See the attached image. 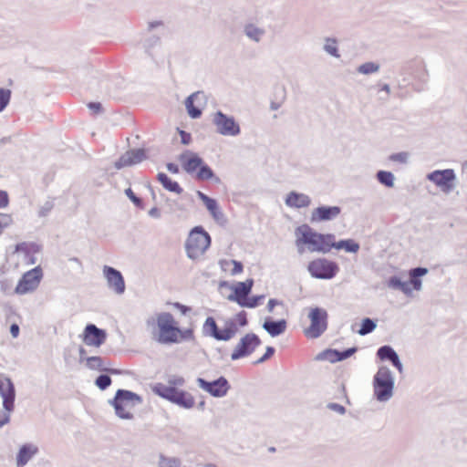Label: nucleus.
I'll return each instance as SVG.
<instances>
[{
  "label": "nucleus",
  "mask_w": 467,
  "mask_h": 467,
  "mask_svg": "<svg viewBox=\"0 0 467 467\" xmlns=\"http://www.w3.org/2000/svg\"><path fill=\"white\" fill-rule=\"evenodd\" d=\"M296 246L299 254L306 250L310 253H329V242L336 239L333 234H320L314 231L308 224H303L296 229Z\"/></svg>",
  "instance_id": "1"
},
{
  "label": "nucleus",
  "mask_w": 467,
  "mask_h": 467,
  "mask_svg": "<svg viewBox=\"0 0 467 467\" xmlns=\"http://www.w3.org/2000/svg\"><path fill=\"white\" fill-rule=\"evenodd\" d=\"M146 325L152 329V337L158 343L161 345L180 343L181 328L171 313L161 312L155 317H150L146 320Z\"/></svg>",
  "instance_id": "2"
},
{
  "label": "nucleus",
  "mask_w": 467,
  "mask_h": 467,
  "mask_svg": "<svg viewBox=\"0 0 467 467\" xmlns=\"http://www.w3.org/2000/svg\"><path fill=\"white\" fill-rule=\"evenodd\" d=\"M114 408L116 415L122 420H132L131 410L142 403V398L127 389H118L113 400L109 401Z\"/></svg>",
  "instance_id": "3"
},
{
  "label": "nucleus",
  "mask_w": 467,
  "mask_h": 467,
  "mask_svg": "<svg viewBox=\"0 0 467 467\" xmlns=\"http://www.w3.org/2000/svg\"><path fill=\"white\" fill-rule=\"evenodd\" d=\"M395 379L387 366L379 368L373 378L374 396L379 402H387L393 396Z\"/></svg>",
  "instance_id": "4"
},
{
  "label": "nucleus",
  "mask_w": 467,
  "mask_h": 467,
  "mask_svg": "<svg viewBox=\"0 0 467 467\" xmlns=\"http://www.w3.org/2000/svg\"><path fill=\"white\" fill-rule=\"evenodd\" d=\"M210 245V234L202 226H195L190 232L185 243L187 256L196 260L204 254Z\"/></svg>",
  "instance_id": "5"
},
{
  "label": "nucleus",
  "mask_w": 467,
  "mask_h": 467,
  "mask_svg": "<svg viewBox=\"0 0 467 467\" xmlns=\"http://www.w3.org/2000/svg\"><path fill=\"white\" fill-rule=\"evenodd\" d=\"M428 274V269L425 267H415L410 270V281L404 282L399 276L392 275L389 278L387 285L389 288L394 290H400L406 296H410L412 294V289L410 285H412L413 289L416 291H420L422 288V282L420 277Z\"/></svg>",
  "instance_id": "6"
},
{
  "label": "nucleus",
  "mask_w": 467,
  "mask_h": 467,
  "mask_svg": "<svg viewBox=\"0 0 467 467\" xmlns=\"http://www.w3.org/2000/svg\"><path fill=\"white\" fill-rule=\"evenodd\" d=\"M307 271L314 278L330 280L337 275L339 267L334 261L327 258H317L308 263Z\"/></svg>",
  "instance_id": "7"
},
{
  "label": "nucleus",
  "mask_w": 467,
  "mask_h": 467,
  "mask_svg": "<svg viewBox=\"0 0 467 467\" xmlns=\"http://www.w3.org/2000/svg\"><path fill=\"white\" fill-rule=\"evenodd\" d=\"M212 122L220 135L235 137L241 132L240 125L234 118L224 114L221 110L212 114Z\"/></svg>",
  "instance_id": "8"
},
{
  "label": "nucleus",
  "mask_w": 467,
  "mask_h": 467,
  "mask_svg": "<svg viewBox=\"0 0 467 467\" xmlns=\"http://www.w3.org/2000/svg\"><path fill=\"white\" fill-rule=\"evenodd\" d=\"M443 193L450 194L456 188V174L452 169L435 170L426 175Z\"/></svg>",
  "instance_id": "9"
},
{
  "label": "nucleus",
  "mask_w": 467,
  "mask_h": 467,
  "mask_svg": "<svg viewBox=\"0 0 467 467\" xmlns=\"http://www.w3.org/2000/svg\"><path fill=\"white\" fill-rule=\"evenodd\" d=\"M327 317L326 309L317 306L311 308L308 314L310 326L306 329V335L311 338L319 337L327 328Z\"/></svg>",
  "instance_id": "10"
},
{
  "label": "nucleus",
  "mask_w": 467,
  "mask_h": 467,
  "mask_svg": "<svg viewBox=\"0 0 467 467\" xmlns=\"http://www.w3.org/2000/svg\"><path fill=\"white\" fill-rule=\"evenodd\" d=\"M43 278V271L40 265L26 272L15 288L17 295H26L34 292Z\"/></svg>",
  "instance_id": "11"
},
{
  "label": "nucleus",
  "mask_w": 467,
  "mask_h": 467,
  "mask_svg": "<svg viewBox=\"0 0 467 467\" xmlns=\"http://www.w3.org/2000/svg\"><path fill=\"white\" fill-rule=\"evenodd\" d=\"M261 339L254 333H247L239 341L231 355L232 360L250 356L261 345Z\"/></svg>",
  "instance_id": "12"
},
{
  "label": "nucleus",
  "mask_w": 467,
  "mask_h": 467,
  "mask_svg": "<svg viewBox=\"0 0 467 467\" xmlns=\"http://www.w3.org/2000/svg\"><path fill=\"white\" fill-rule=\"evenodd\" d=\"M196 382L200 389L215 398L224 397L230 389L228 380L223 376L213 381H207L202 378H198Z\"/></svg>",
  "instance_id": "13"
},
{
  "label": "nucleus",
  "mask_w": 467,
  "mask_h": 467,
  "mask_svg": "<svg viewBox=\"0 0 467 467\" xmlns=\"http://www.w3.org/2000/svg\"><path fill=\"white\" fill-rule=\"evenodd\" d=\"M102 273L109 290L113 291L118 296H121L125 293L126 285L120 271L112 266L104 265Z\"/></svg>",
  "instance_id": "14"
},
{
  "label": "nucleus",
  "mask_w": 467,
  "mask_h": 467,
  "mask_svg": "<svg viewBox=\"0 0 467 467\" xmlns=\"http://www.w3.org/2000/svg\"><path fill=\"white\" fill-rule=\"evenodd\" d=\"M107 332L94 324H88L83 331V342L87 346L99 348L105 343Z\"/></svg>",
  "instance_id": "15"
},
{
  "label": "nucleus",
  "mask_w": 467,
  "mask_h": 467,
  "mask_svg": "<svg viewBox=\"0 0 467 467\" xmlns=\"http://www.w3.org/2000/svg\"><path fill=\"white\" fill-rule=\"evenodd\" d=\"M0 395L3 399V407L7 412L14 410L16 389L12 380L5 376L0 377Z\"/></svg>",
  "instance_id": "16"
},
{
  "label": "nucleus",
  "mask_w": 467,
  "mask_h": 467,
  "mask_svg": "<svg viewBox=\"0 0 467 467\" xmlns=\"http://www.w3.org/2000/svg\"><path fill=\"white\" fill-rule=\"evenodd\" d=\"M147 159L146 151L143 149H135L126 151L115 162L114 166L117 170L132 166L141 162Z\"/></svg>",
  "instance_id": "17"
},
{
  "label": "nucleus",
  "mask_w": 467,
  "mask_h": 467,
  "mask_svg": "<svg viewBox=\"0 0 467 467\" xmlns=\"http://www.w3.org/2000/svg\"><path fill=\"white\" fill-rule=\"evenodd\" d=\"M340 213L339 206H318L311 212L310 221L312 223L332 221L337 218Z\"/></svg>",
  "instance_id": "18"
},
{
  "label": "nucleus",
  "mask_w": 467,
  "mask_h": 467,
  "mask_svg": "<svg viewBox=\"0 0 467 467\" xmlns=\"http://www.w3.org/2000/svg\"><path fill=\"white\" fill-rule=\"evenodd\" d=\"M179 161L187 173L196 174L202 165V159L198 154L187 150L180 155Z\"/></svg>",
  "instance_id": "19"
},
{
  "label": "nucleus",
  "mask_w": 467,
  "mask_h": 467,
  "mask_svg": "<svg viewBox=\"0 0 467 467\" xmlns=\"http://www.w3.org/2000/svg\"><path fill=\"white\" fill-rule=\"evenodd\" d=\"M253 285V279L238 282L234 287V294L228 296V300L236 302L239 305V302H243L247 298L252 291Z\"/></svg>",
  "instance_id": "20"
},
{
  "label": "nucleus",
  "mask_w": 467,
  "mask_h": 467,
  "mask_svg": "<svg viewBox=\"0 0 467 467\" xmlns=\"http://www.w3.org/2000/svg\"><path fill=\"white\" fill-rule=\"evenodd\" d=\"M205 99L206 95L203 91L193 92L185 99V108L187 109L188 115L192 119H198L202 116V110L193 105L194 101H196L198 104H201L202 102L205 101Z\"/></svg>",
  "instance_id": "21"
},
{
  "label": "nucleus",
  "mask_w": 467,
  "mask_h": 467,
  "mask_svg": "<svg viewBox=\"0 0 467 467\" xmlns=\"http://www.w3.org/2000/svg\"><path fill=\"white\" fill-rule=\"evenodd\" d=\"M197 196L204 203L210 214L216 222L222 223L224 221V214L220 210L217 201L215 199L209 197L208 195L200 191L197 192Z\"/></svg>",
  "instance_id": "22"
},
{
  "label": "nucleus",
  "mask_w": 467,
  "mask_h": 467,
  "mask_svg": "<svg viewBox=\"0 0 467 467\" xmlns=\"http://www.w3.org/2000/svg\"><path fill=\"white\" fill-rule=\"evenodd\" d=\"M285 203L290 208H306L311 204V199L307 194L292 191L286 195Z\"/></svg>",
  "instance_id": "23"
},
{
  "label": "nucleus",
  "mask_w": 467,
  "mask_h": 467,
  "mask_svg": "<svg viewBox=\"0 0 467 467\" xmlns=\"http://www.w3.org/2000/svg\"><path fill=\"white\" fill-rule=\"evenodd\" d=\"M16 250L26 254V262L27 265H35L37 261L36 254L40 253L41 247L35 243H21L16 244Z\"/></svg>",
  "instance_id": "24"
},
{
  "label": "nucleus",
  "mask_w": 467,
  "mask_h": 467,
  "mask_svg": "<svg viewBox=\"0 0 467 467\" xmlns=\"http://www.w3.org/2000/svg\"><path fill=\"white\" fill-rule=\"evenodd\" d=\"M37 452L38 448L32 443L22 445L16 455V465L18 467L25 466Z\"/></svg>",
  "instance_id": "25"
},
{
  "label": "nucleus",
  "mask_w": 467,
  "mask_h": 467,
  "mask_svg": "<svg viewBox=\"0 0 467 467\" xmlns=\"http://www.w3.org/2000/svg\"><path fill=\"white\" fill-rule=\"evenodd\" d=\"M262 327L271 337H275L285 331L287 323L285 319L273 320L267 317Z\"/></svg>",
  "instance_id": "26"
},
{
  "label": "nucleus",
  "mask_w": 467,
  "mask_h": 467,
  "mask_svg": "<svg viewBox=\"0 0 467 467\" xmlns=\"http://www.w3.org/2000/svg\"><path fill=\"white\" fill-rule=\"evenodd\" d=\"M202 333L204 337H213L219 341H223V329H219L215 319L208 317L202 327Z\"/></svg>",
  "instance_id": "27"
},
{
  "label": "nucleus",
  "mask_w": 467,
  "mask_h": 467,
  "mask_svg": "<svg viewBox=\"0 0 467 467\" xmlns=\"http://www.w3.org/2000/svg\"><path fill=\"white\" fill-rule=\"evenodd\" d=\"M171 402L184 409H192L194 406L193 397L190 393L180 389L174 394V398L171 400Z\"/></svg>",
  "instance_id": "28"
},
{
  "label": "nucleus",
  "mask_w": 467,
  "mask_h": 467,
  "mask_svg": "<svg viewBox=\"0 0 467 467\" xmlns=\"http://www.w3.org/2000/svg\"><path fill=\"white\" fill-rule=\"evenodd\" d=\"M244 34L250 40L259 43L265 35V30L253 23L246 24L244 26Z\"/></svg>",
  "instance_id": "29"
},
{
  "label": "nucleus",
  "mask_w": 467,
  "mask_h": 467,
  "mask_svg": "<svg viewBox=\"0 0 467 467\" xmlns=\"http://www.w3.org/2000/svg\"><path fill=\"white\" fill-rule=\"evenodd\" d=\"M152 391L156 395L171 401V400L172 398H174V394H176V392L178 391V389H176L172 386L164 385L162 383H156L152 387Z\"/></svg>",
  "instance_id": "30"
},
{
  "label": "nucleus",
  "mask_w": 467,
  "mask_h": 467,
  "mask_svg": "<svg viewBox=\"0 0 467 467\" xmlns=\"http://www.w3.org/2000/svg\"><path fill=\"white\" fill-rule=\"evenodd\" d=\"M158 181L161 183L164 189L175 193H182V188L175 181H172L167 174L159 172L157 175Z\"/></svg>",
  "instance_id": "31"
},
{
  "label": "nucleus",
  "mask_w": 467,
  "mask_h": 467,
  "mask_svg": "<svg viewBox=\"0 0 467 467\" xmlns=\"http://www.w3.org/2000/svg\"><path fill=\"white\" fill-rule=\"evenodd\" d=\"M86 365L89 369L99 370V371H109L111 373H118L116 369H109L106 367L109 363H106L100 357L93 356L86 358Z\"/></svg>",
  "instance_id": "32"
},
{
  "label": "nucleus",
  "mask_w": 467,
  "mask_h": 467,
  "mask_svg": "<svg viewBox=\"0 0 467 467\" xmlns=\"http://www.w3.org/2000/svg\"><path fill=\"white\" fill-rule=\"evenodd\" d=\"M195 177L199 181H208L214 179L215 182H219V178L216 177L213 170L204 161H202V165L197 171Z\"/></svg>",
  "instance_id": "33"
},
{
  "label": "nucleus",
  "mask_w": 467,
  "mask_h": 467,
  "mask_svg": "<svg viewBox=\"0 0 467 467\" xmlns=\"http://www.w3.org/2000/svg\"><path fill=\"white\" fill-rule=\"evenodd\" d=\"M158 467H182V462L175 456H166L162 453L159 455Z\"/></svg>",
  "instance_id": "34"
},
{
  "label": "nucleus",
  "mask_w": 467,
  "mask_h": 467,
  "mask_svg": "<svg viewBox=\"0 0 467 467\" xmlns=\"http://www.w3.org/2000/svg\"><path fill=\"white\" fill-rule=\"evenodd\" d=\"M377 356L380 360H388L389 362H392V360L396 358V357H398L399 355L392 347L385 345L380 347L377 350Z\"/></svg>",
  "instance_id": "35"
},
{
  "label": "nucleus",
  "mask_w": 467,
  "mask_h": 467,
  "mask_svg": "<svg viewBox=\"0 0 467 467\" xmlns=\"http://www.w3.org/2000/svg\"><path fill=\"white\" fill-rule=\"evenodd\" d=\"M324 51L333 57L339 58L340 54L338 52L337 40L332 37L325 38V43L323 46Z\"/></svg>",
  "instance_id": "36"
},
{
  "label": "nucleus",
  "mask_w": 467,
  "mask_h": 467,
  "mask_svg": "<svg viewBox=\"0 0 467 467\" xmlns=\"http://www.w3.org/2000/svg\"><path fill=\"white\" fill-rule=\"evenodd\" d=\"M238 327L234 320H227L224 324V327L223 328V341H229L232 339L237 333Z\"/></svg>",
  "instance_id": "37"
},
{
  "label": "nucleus",
  "mask_w": 467,
  "mask_h": 467,
  "mask_svg": "<svg viewBox=\"0 0 467 467\" xmlns=\"http://www.w3.org/2000/svg\"><path fill=\"white\" fill-rule=\"evenodd\" d=\"M379 182L386 187L394 186L395 177L392 172L387 171H379L376 174Z\"/></svg>",
  "instance_id": "38"
},
{
  "label": "nucleus",
  "mask_w": 467,
  "mask_h": 467,
  "mask_svg": "<svg viewBox=\"0 0 467 467\" xmlns=\"http://www.w3.org/2000/svg\"><path fill=\"white\" fill-rule=\"evenodd\" d=\"M379 64L369 61L359 65L357 67V72L362 75H370L379 72Z\"/></svg>",
  "instance_id": "39"
},
{
  "label": "nucleus",
  "mask_w": 467,
  "mask_h": 467,
  "mask_svg": "<svg viewBox=\"0 0 467 467\" xmlns=\"http://www.w3.org/2000/svg\"><path fill=\"white\" fill-rule=\"evenodd\" d=\"M161 44V37L156 34H150L143 42V47L149 55H151L153 48Z\"/></svg>",
  "instance_id": "40"
},
{
  "label": "nucleus",
  "mask_w": 467,
  "mask_h": 467,
  "mask_svg": "<svg viewBox=\"0 0 467 467\" xmlns=\"http://www.w3.org/2000/svg\"><path fill=\"white\" fill-rule=\"evenodd\" d=\"M377 327V323L375 320L366 317L362 319L360 328L358 329V333L360 336H366L371 332H373Z\"/></svg>",
  "instance_id": "41"
},
{
  "label": "nucleus",
  "mask_w": 467,
  "mask_h": 467,
  "mask_svg": "<svg viewBox=\"0 0 467 467\" xmlns=\"http://www.w3.org/2000/svg\"><path fill=\"white\" fill-rule=\"evenodd\" d=\"M285 100V88L283 87L276 91L275 94V99L270 102V109L277 110L281 108L284 101Z\"/></svg>",
  "instance_id": "42"
},
{
  "label": "nucleus",
  "mask_w": 467,
  "mask_h": 467,
  "mask_svg": "<svg viewBox=\"0 0 467 467\" xmlns=\"http://www.w3.org/2000/svg\"><path fill=\"white\" fill-rule=\"evenodd\" d=\"M219 265H221L223 270H225V266L229 265H233L234 268L231 271L232 275H236L243 272L244 266L243 264L236 260H221L219 262Z\"/></svg>",
  "instance_id": "43"
},
{
  "label": "nucleus",
  "mask_w": 467,
  "mask_h": 467,
  "mask_svg": "<svg viewBox=\"0 0 467 467\" xmlns=\"http://www.w3.org/2000/svg\"><path fill=\"white\" fill-rule=\"evenodd\" d=\"M265 298L264 295L261 296H254L252 297H247L244 301L239 302V306L242 307L247 308H254L260 305L261 300Z\"/></svg>",
  "instance_id": "44"
},
{
  "label": "nucleus",
  "mask_w": 467,
  "mask_h": 467,
  "mask_svg": "<svg viewBox=\"0 0 467 467\" xmlns=\"http://www.w3.org/2000/svg\"><path fill=\"white\" fill-rule=\"evenodd\" d=\"M337 357H339V350L337 349H327L318 355L319 359H326L332 363L339 361V359H335Z\"/></svg>",
  "instance_id": "45"
},
{
  "label": "nucleus",
  "mask_w": 467,
  "mask_h": 467,
  "mask_svg": "<svg viewBox=\"0 0 467 467\" xmlns=\"http://www.w3.org/2000/svg\"><path fill=\"white\" fill-rule=\"evenodd\" d=\"M95 384L99 389L105 390L110 386L111 378L107 374H101L96 379Z\"/></svg>",
  "instance_id": "46"
},
{
  "label": "nucleus",
  "mask_w": 467,
  "mask_h": 467,
  "mask_svg": "<svg viewBox=\"0 0 467 467\" xmlns=\"http://www.w3.org/2000/svg\"><path fill=\"white\" fill-rule=\"evenodd\" d=\"M147 30L149 33L154 31L161 33L164 30V24L161 20H153L147 23Z\"/></svg>",
  "instance_id": "47"
},
{
  "label": "nucleus",
  "mask_w": 467,
  "mask_h": 467,
  "mask_svg": "<svg viewBox=\"0 0 467 467\" xmlns=\"http://www.w3.org/2000/svg\"><path fill=\"white\" fill-rule=\"evenodd\" d=\"M11 91L5 88H0V112L3 111L9 103Z\"/></svg>",
  "instance_id": "48"
},
{
  "label": "nucleus",
  "mask_w": 467,
  "mask_h": 467,
  "mask_svg": "<svg viewBox=\"0 0 467 467\" xmlns=\"http://www.w3.org/2000/svg\"><path fill=\"white\" fill-rule=\"evenodd\" d=\"M343 249L348 253H357L359 250V244L353 239H345Z\"/></svg>",
  "instance_id": "49"
},
{
  "label": "nucleus",
  "mask_w": 467,
  "mask_h": 467,
  "mask_svg": "<svg viewBox=\"0 0 467 467\" xmlns=\"http://www.w3.org/2000/svg\"><path fill=\"white\" fill-rule=\"evenodd\" d=\"M389 160L400 163H407L409 160V153L405 151L394 153L389 156Z\"/></svg>",
  "instance_id": "50"
},
{
  "label": "nucleus",
  "mask_w": 467,
  "mask_h": 467,
  "mask_svg": "<svg viewBox=\"0 0 467 467\" xmlns=\"http://www.w3.org/2000/svg\"><path fill=\"white\" fill-rule=\"evenodd\" d=\"M54 207V204L52 202L50 201H47L40 208H39V211H38V216L39 217H46L49 214V213L51 212V210L53 209Z\"/></svg>",
  "instance_id": "51"
},
{
  "label": "nucleus",
  "mask_w": 467,
  "mask_h": 467,
  "mask_svg": "<svg viewBox=\"0 0 467 467\" xmlns=\"http://www.w3.org/2000/svg\"><path fill=\"white\" fill-rule=\"evenodd\" d=\"M184 379L181 376H177V375H171L168 377V383H169V386H172V387H176V386H179V387H182L184 385Z\"/></svg>",
  "instance_id": "52"
},
{
  "label": "nucleus",
  "mask_w": 467,
  "mask_h": 467,
  "mask_svg": "<svg viewBox=\"0 0 467 467\" xmlns=\"http://www.w3.org/2000/svg\"><path fill=\"white\" fill-rule=\"evenodd\" d=\"M193 338V330L192 328L181 329L179 333L180 343L184 340H192Z\"/></svg>",
  "instance_id": "53"
},
{
  "label": "nucleus",
  "mask_w": 467,
  "mask_h": 467,
  "mask_svg": "<svg viewBox=\"0 0 467 467\" xmlns=\"http://www.w3.org/2000/svg\"><path fill=\"white\" fill-rule=\"evenodd\" d=\"M125 194L136 206L140 207L142 205L141 199L137 197L130 188L125 190Z\"/></svg>",
  "instance_id": "54"
},
{
  "label": "nucleus",
  "mask_w": 467,
  "mask_h": 467,
  "mask_svg": "<svg viewBox=\"0 0 467 467\" xmlns=\"http://www.w3.org/2000/svg\"><path fill=\"white\" fill-rule=\"evenodd\" d=\"M275 350L273 347H270V346L266 347L265 353L259 359H257L254 362V364L264 363L265 361L269 359L275 354Z\"/></svg>",
  "instance_id": "55"
},
{
  "label": "nucleus",
  "mask_w": 467,
  "mask_h": 467,
  "mask_svg": "<svg viewBox=\"0 0 467 467\" xmlns=\"http://www.w3.org/2000/svg\"><path fill=\"white\" fill-rule=\"evenodd\" d=\"M357 351V348H349L343 351H339V357L335 358V359H339V361L347 359L351 357Z\"/></svg>",
  "instance_id": "56"
},
{
  "label": "nucleus",
  "mask_w": 467,
  "mask_h": 467,
  "mask_svg": "<svg viewBox=\"0 0 467 467\" xmlns=\"http://www.w3.org/2000/svg\"><path fill=\"white\" fill-rule=\"evenodd\" d=\"M11 223L12 217L9 214L0 213V225L2 228H6L11 224Z\"/></svg>",
  "instance_id": "57"
},
{
  "label": "nucleus",
  "mask_w": 467,
  "mask_h": 467,
  "mask_svg": "<svg viewBox=\"0 0 467 467\" xmlns=\"http://www.w3.org/2000/svg\"><path fill=\"white\" fill-rule=\"evenodd\" d=\"M327 408L340 415H343L346 412L345 407L338 403H328Z\"/></svg>",
  "instance_id": "58"
},
{
  "label": "nucleus",
  "mask_w": 467,
  "mask_h": 467,
  "mask_svg": "<svg viewBox=\"0 0 467 467\" xmlns=\"http://www.w3.org/2000/svg\"><path fill=\"white\" fill-rule=\"evenodd\" d=\"M8 194L5 191L0 190V209L8 205Z\"/></svg>",
  "instance_id": "59"
},
{
  "label": "nucleus",
  "mask_w": 467,
  "mask_h": 467,
  "mask_svg": "<svg viewBox=\"0 0 467 467\" xmlns=\"http://www.w3.org/2000/svg\"><path fill=\"white\" fill-rule=\"evenodd\" d=\"M88 108L94 113H99L102 111V105L99 102H90L88 104Z\"/></svg>",
  "instance_id": "60"
},
{
  "label": "nucleus",
  "mask_w": 467,
  "mask_h": 467,
  "mask_svg": "<svg viewBox=\"0 0 467 467\" xmlns=\"http://www.w3.org/2000/svg\"><path fill=\"white\" fill-rule=\"evenodd\" d=\"M180 136H181V140H182V143L184 144V145H187L191 142V134L184 131V130H180Z\"/></svg>",
  "instance_id": "61"
},
{
  "label": "nucleus",
  "mask_w": 467,
  "mask_h": 467,
  "mask_svg": "<svg viewBox=\"0 0 467 467\" xmlns=\"http://www.w3.org/2000/svg\"><path fill=\"white\" fill-rule=\"evenodd\" d=\"M329 243L332 244L331 245H329V251L332 248H336L337 250L343 249L344 245H345V240H340L338 242H336L335 239H332L331 242H329Z\"/></svg>",
  "instance_id": "62"
},
{
  "label": "nucleus",
  "mask_w": 467,
  "mask_h": 467,
  "mask_svg": "<svg viewBox=\"0 0 467 467\" xmlns=\"http://www.w3.org/2000/svg\"><path fill=\"white\" fill-rule=\"evenodd\" d=\"M237 320L241 327H244L247 325V318L245 312L242 311L237 315Z\"/></svg>",
  "instance_id": "63"
},
{
  "label": "nucleus",
  "mask_w": 467,
  "mask_h": 467,
  "mask_svg": "<svg viewBox=\"0 0 467 467\" xmlns=\"http://www.w3.org/2000/svg\"><path fill=\"white\" fill-rule=\"evenodd\" d=\"M391 364L399 370L400 373L403 371V365L400 359V357H396L391 362Z\"/></svg>",
  "instance_id": "64"
}]
</instances>
